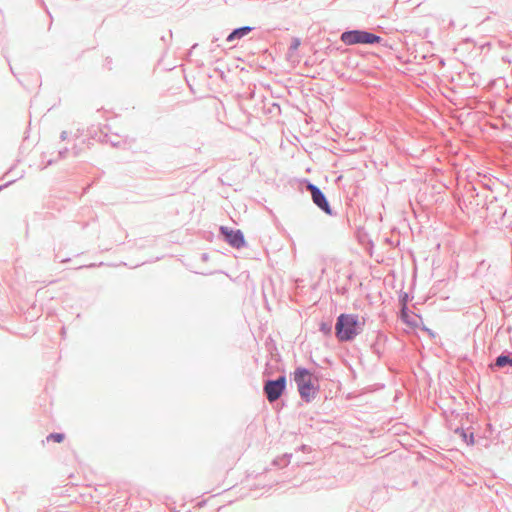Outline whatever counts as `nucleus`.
Instances as JSON below:
<instances>
[{"instance_id":"f03ea898","label":"nucleus","mask_w":512,"mask_h":512,"mask_svg":"<svg viewBox=\"0 0 512 512\" xmlns=\"http://www.w3.org/2000/svg\"><path fill=\"white\" fill-rule=\"evenodd\" d=\"M294 381L303 401L309 403L316 397L318 387L312 381V374L309 369L298 367L294 372Z\"/></svg>"},{"instance_id":"1a4fd4ad","label":"nucleus","mask_w":512,"mask_h":512,"mask_svg":"<svg viewBox=\"0 0 512 512\" xmlns=\"http://www.w3.org/2000/svg\"><path fill=\"white\" fill-rule=\"evenodd\" d=\"M454 433L458 436H460L464 442H466L468 445L474 444V434L470 433L467 434L466 430L463 427H457L454 429Z\"/></svg>"},{"instance_id":"f3484780","label":"nucleus","mask_w":512,"mask_h":512,"mask_svg":"<svg viewBox=\"0 0 512 512\" xmlns=\"http://www.w3.org/2000/svg\"><path fill=\"white\" fill-rule=\"evenodd\" d=\"M68 137V132L67 131H62L61 134H60V139L62 141H65Z\"/></svg>"},{"instance_id":"0eeeda50","label":"nucleus","mask_w":512,"mask_h":512,"mask_svg":"<svg viewBox=\"0 0 512 512\" xmlns=\"http://www.w3.org/2000/svg\"><path fill=\"white\" fill-rule=\"evenodd\" d=\"M386 340V335L378 333L375 342L371 344V351L376 354L378 358H380L384 353V344Z\"/></svg>"},{"instance_id":"9d476101","label":"nucleus","mask_w":512,"mask_h":512,"mask_svg":"<svg viewBox=\"0 0 512 512\" xmlns=\"http://www.w3.org/2000/svg\"><path fill=\"white\" fill-rule=\"evenodd\" d=\"M292 458V454L285 453L282 456L276 457L273 460V465L279 468H284L289 465Z\"/></svg>"},{"instance_id":"4468645a","label":"nucleus","mask_w":512,"mask_h":512,"mask_svg":"<svg viewBox=\"0 0 512 512\" xmlns=\"http://www.w3.org/2000/svg\"><path fill=\"white\" fill-rule=\"evenodd\" d=\"M65 438V435L63 433H50L48 436H47V441H55V442H62Z\"/></svg>"},{"instance_id":"39448f33","label":"nucleus","mask_w":512,"mask_h":512,"mask_svg":"<svg viewBox=\"0 0 512 512\" xmlns=\"http://www.w3.org/2000/svg\"><path fill=\"white\" fill-rule=\"evenodd\" d=\"M307 190L311 193L313 203L324 213L329 216L333 215V211L330 207L329 201L323 191L315 184L308 183Z\"/></svg>"},{"instance_id":"9b49d317","label":"nucleus","mask_w":512,"mask_h":512,"mask_svg":"<svg viewBox=\"0 0 512 512\" xmlns=\"http://www.w3.org/2000/svg\"><path fill=\"white\" fill-rule=\"evenodd\" d=\"M251 31L250 27H242L234 30L227 38V41L231 42L234 39L242 38L243 36L247 35Z\"/></svg>"},{"instance_id":"7ed1b4c3","label":"nucleus","mask_w":512,"mask_h":512,"mask_svg":"<svg viewBox=\"0 0 512 512\" xmlns=\"http://www.w3.org/2000/svg\"><path fill=\"white\" fill-rule=\"evenodd\" d=\"M287 386V378L285 374L280 375L277 379H268L264 382L263 392L270 403L280 399Z\"/></svg>"},{"instance_id":"ddd939ff","label":"nucleus","mask_w":512,"mask_h":512,"mask_svg":"<svg viewBox=\"0 0 512 512\" xmlns=\"http://www.w3.org/2000/svg\"><path fill=\"white\" fill-rule=\"evenodd\" d=\"M319 331L322 332L325 336H330L332 334V322L322 321L319 324Z\"/></svg>"},{"instance_id":"4be33fe9","label":"nucleus","mask_w":512,"mask_h":512,"mask_svg":"<svg viewBox=\"0 0 512 512\" xmlns=\"http://www.w3.org/2000/svg\"><path fill=\"white\" fill-rule=\"evenodd\" d=\"M455 99H456V101H455V102H452L454 105H457V104H460V103H461V102L459 101V100H460V98H455Z\"/></svg>"},{"instance_id":"a211bd4d","label":"nucleus","mask_w":512,"mask_h":512,"mask_svg":"<svg viewBox=\"0 0 512 512\" xmlns=\"http://www.w3.org/2000/svg\"><path fill=\"white\" fill-rule=\"evenodd\" d=\"M300 45V41L298 39H295L292 44L293 49H297Z\"/></svg>"},{"instance_id":"20e7f679","label":"nucleus","mask_w":512,"mask_h":512,"mask_svg":"<svg viewBox=\"0 0 512 512\" xmlns=\"http://www.w3.org/2000/svg\"><path fill=\"white\" fill-rule=\"evenodd\" d=\"M341 40L346 45H354V44H373L380 42L381 38L375 34L366 32V31H360V30H353V31H347L344 32L341 35Z\"/></svg>"},{"instance_id":"6ab92c4d","label":"nucleus","mask_w":512,"mask_h":512,"mask_svg":"<svg viewBox=\"0 0 512 512\" xmlns=\"http://www.w3.org/2000/svg\"><path fill=\"white\" fill-rule=\"evenodd\" d=\"M11 183H13V181H9V182H7V183H5V184H3V185H0V191H1L3 188H5V187H7L8 185H10Z\"/></svg>"},{"instance_id":"a878e982","label":"nucleus","mask_w":512,"mask_h":512,"mask_svg":"<svg viewBox=\"0 0 512 512\" xmlns=\"http://www.w3.org/2000/svg\"><path fill=\"white\" fill-rule=\"evenodd\" d=\"M511 100H512V97H509L507 102H511Z\"/></svg>"},{"instance_id":"f257e3e1","label":"nucleus","mask_w":512,"mask_h":512,"mask_svg":"<svg viewBox=\"0 0 512 512\" xmlns=\"http://www.w3.org/2000/svg\"><path fill=\"white\" fill-rule=\"evenodd\" d=\"M364 322L357 314L341 313L335 323V336L340 342H350L363 332Z\"/></svg>"},{"instance_id":"6e6552de","label":"nucleus","mask_w":512,"mask_h":512,"mask_svg":"<svg viewBox=\"0 0 512 512\" xmlns=\"http://www.w3.org/2000/svg\"><path fill=\"white\" fill-rule=\"evenodd\" d=\"M507 366H512V353H502L496 357L494 362V367L496 368H505Z\"/></svg>"},{"instance_id":"2eb2a0df","label":"nucleus","mask_w":512,"mask_h":512,"mask_svg":"<svg viewBox=\"0 0 512 512\" xmlns=\"http://www.w3.org/2000/svg\"><path fill=\"white\" fill-rule=\"evenodd\" d=\"M68 152H69L68 148H64V149L59 150V152H58V160L65 159L67 157Z\"/></svg>"},{"instance_id":"423d86ee","label":"nucleus","mask_w":512,"mask_h":512,"mask_svg":"<svg viewBox=\"0 0 512 512\" xmlns=\"http://www.w3.org/2000/svg\"><path fill=\"white\" fill-rule=\"evenodd\" d=\"M220 234L233 248L240 249L246 245L244 234L239 229L234 230L226 226H220Z\"/></svg>"},{"instance_id":"412c9836","label":"nucleus","mask_w":512,"mask_h":512,"mask_svg":"<svg viewBox=\"0 0 512 512\" xmlns=\"http://www.w3.org/2000/svg\"><path fill=\"white\" fill-rule=\"evenodd\" d=\"M56 160H48L46 166L52 165Z\"/></svg>"},{"instance_id":"393cba45","label":"nucleus","mask_w":512,"mask_h":512,"mask_svg":"<svg viewBox=\"0 0 512 512\" xmlns=\"http://www.w3.org/2000/svg\"><path fill=\"white\" fill-rule=\"evenodd\" d=\"M111 144H112L113 146H116L118 143H116V142H111Z\"/></svg>"},{"instance_id":"5701e85b","label":"nucleus","mask_w":512,"mask_h":512,"mask_svg":"<svg viewBox=\"0 0 512 512\" xmlns=\"http://www.w3.org/2000/svg\"><path fill=\"white\" fill-rule=\"evenodd\" d=\"M272 106L276 107L279 110V106L275 103H272Z\"/></svg>"},{"instance_id":"aec40b11","label":"nucleus","mask_w":512,"mask_h":512,"mask_svg":"<svg viewBox=\"0 0 512 512\" xmlns=\"http://www.w3.org/2000/svg\"><path fill=\"white\" fill-rule=\"evenodd\" d=\"M73 155L75 157H77L79 155V150L76 147L73 148Z\"/></svg>"},{"instance_id":"dca6fc26","label":"nucleus","mask_w":512,"mask_h":512,"mask_svg":"<svg viewBox=\"0 0 512 512\" xmlns=\"http://www.w3.org/2000/svg\"><path fill=\"white\" fill-rule=\"evenodd\" d=\"M408 300H409V296H408V294H407V293H403V294H401V295L399 296V301H400V303H401V305H402V306H404V304H406V305H407Z\"/></svg>"},{"instance_id":"f8f14e48","label":"nucleus","mask_w":512,"mask_h":512,"mask_svg":"<svg viewBox=\"0 0 512 512\" xmlns=\"http://www.w3.org/2000/svg\"><path fill=\"white\" fill-rule=\"evenodd\" d=\"M400 318L404 323L416 326V323L410 320L409 309L406 304H404L400 309Z\"/></svg>"},{"instance_id":"b1692460","label":"nucleus","mask_w":512,"mask_h":512,"mask_svg":"<svg viewBox=\"0 0 512 512\" xmlns=\"http://www.w3.org/2000/svg\"><path fill=\"white\" fill-rule=\"evenodd\" d=\"M488 105H489V108H490V109H492V108H493V106H492L491 102H488Z\"/></svg>"}]
</instances>
